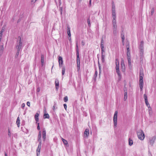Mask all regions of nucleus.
<instances>
[{
	"instance_id": "f257e3e1",
	"label": "nucleus",
	"mask_w": 156,
	"mask_h": 156,
	"mask_svg": "<svg viewBox=\"0 0 156 156\" xmlns=\"http://www.w3.org/2000/svg\"><path fill=\"white\" fill-rule=\"evenodd\" d=\"M144 74L143 71L140 70V80H139V86L140 91H142L143 87V79Z\"/></svg>"
},
{
	"instance_id": "f03ea898",
	"label": "nucleus",
	"mask_w": 156,
	"mask_h": 156,
	"mask_svg": "<svg viewBox=\"0 0 156 156\" xmlns=\"http://www.w3.org/2000/svg\"><path fill=\"white\" fill-rule=\"evenodd\" d=\"M137 135L138 138L141 140H144L145 135L144 132L142 130H139L137 132Z\"/></svg>"
},
{
	"instance_id": "7ed1b4c3",
	"label": "nucleus",
	"mask_w": 156,
	"mask_h": 156,
	"mask_svg": "<svg viewBox=\"0 0 156 156\" xmlns=\"http://www.w3.org/2000/svg\"><path fill=\"white\" fill-rule=\"evenodd\" d=\"M18 39L16 43V48H20L22 49L23 47L22 42L21 41V38L19 36L18 37Z\"/></svg>"
},
{
	"instance_id": "20e7f679",
	"label": "nucleus",
	"mask_w": 156,
	"mask_h": 156,
	"mask_svg": "<svg viewBox=\"0 0 156 156\" xmlns=\"http://www.w3.org/2000/svg\"><path fill=\"white\" fill-rule=\"evenodd\" d=\"M117 114L118 111H116L115 112L113 116V122L114 127L116 128L117 125Z\"/></svg>"
},
{
	"instance_id": "39448f33",
	"label": "nucleus",
	"mask_w": 156,
	"mask_h": 156,
	"mask_svg": "<svg viewBox=\"0 0 156 156\" xmlns=\"http://www.w3.org/2000/svg\"><path fill=\"white\" fill-rule=\"evenodd\" d=\"M113 33L114 36L117 35L118 33V31L117 29V26H114L112 27Z\"/></svg>"
},
{
	"instance_id": "423d86ee",
	"label": "nucleus",
	"mask_w": 156,
	"mask_h": 156,
	"mask_svg": "<svg viewBox=\"0 0 156 156\" xmlns=\"http://www.w3.org/2000/svg\"><path fill=\"white\" fill-rule=\"evenodd\" d=\"M139 48L141 52L143 53L144 51V42L141 41L140 42V44L139 46Z\"/></svg>"
},
{
	"instance_id": "0eeeda50",
	"label": "nucleus",
	"mask_w": 156,
	"mask_h": 156,
	"mask_svg": "<svg viewBox=\"0 0 156 156\" xmlns=\"http://www.w3.org/2000/svg\"><path fill=\"white\" fill-rule=\"evenodd\" d=\"M58 63L59 67H62L63 64V60L62 57L60 56L58 57Z\"/></svg>"
},
{
	"instance_id": "6e6552de",
	"label": "nucleus",
	"mask_w": 156,
	"mask_h": 156,
	"mask_svg": "<svg viewBox=\"0 0 156 156\" xmlns=\"http://www.w3.org/2000/svg\"><path fill=\"white\" fill-rule=\"evenodd\" d=\"M144 98L145 104L147 106L149 107V106H150V105L148 101L147 95L145 94H144Z\"/></svg>"
},
{
	"instance_id": "1a4fd4ad",
	"label": "nucleus",
	"mask_w": 156,
	"mask_h": 156,
	"mask_svg": "<svg viewBox=\"0 0 156 156\" xmlns=\"http://www.w3.org/2000/svg\"><path fill=\"white\" fill-rule=\"evenodd\" d=\"M121 69L122 71V72H124L125 69V65L124 63V60L123 59H122L121 61Z\"/></svg>"
},
{
	"instance_id": "9d476101",
	"label": "nucleus",
	"mask_w": 156,
	"mask_h": 156,
	"mask_svg": "<svg viewBox=\"0 0 156 156\" xmlns=\"http://www.w3.org/2000/svg\"><path fill=\"white\" fill-rule=\"evenodd\" d=\"M127 59L128 61L129 67L130 69H131L132 66L131 64L130 57H127Z\"/></svg>"
},
{
	"instance_id": "9b49d317",
	"label": "nucleus",
	"mask_w": 156,
	"mask_h": 156,
	"mask_svg": "<svg viewBox=\"0 0 156 156\" xmlns=\"http://www.w3.org/2000/svg\"><path fill=\"white\" fill-rule=\"evenodd\" d=\"M155 138L154 137H152V138L151 139H149V143H150V144L152 145L153 144H154V141L155 140Z\"/></svg>"
},
{
	"instance_id": "f8f14e48",
	"label": "nucleus",
	"mask_w": 156,
	"mask_h": 156,
	"mask_svg": "<svg viewBox=\"0 0 156 156\" xmlns=\"http://www.w3.org/2000/svg\"><path fill=\"white\" fill-rule=\"evenodd\" d=\"M55 85L56 89L58 90L59 88V83L58 80H56L55 81Z\"/></svg>"
},
{
	"instance_id": "ddd939ff",
	"label": "nucleus",
	"mask_w": 156,
	"mask_h": 156,
	"mask_svg": "<svg viewBox=\"0 0 156 156\" xmlns=\"http://www.w3.org/2000/svg\"><path fill=\"white\" fill-rule=\"evenodd\" d=\"M46 131L44 129L42 132V138L44 139V140L46 138Z\"/></svg>"
},
{
	"instance_id": "4468645a",
	"label": "nucleus",
	"mask_w": 156,
	"mask_h": 156,
	"mask_svg": "<svg viewBox=\"0 0 156 156\" xmlns=\"http://www.w3.org/2000/svg\"><path fill=\"white\" fill-rule=\"evenodd\" d=\"M39 114L37 113H36L35 115L34 118L37 123V122L39 121Z\"/></svg>"
},
{
	"instance_id": "2eb2a0df",
	"label": "nucleus",
	"mask_w": 156,
	"mask_h": 156,
	"mask_svg": "<svg viewBox=\"0 0 156 156\" xmlns=\"http://www.w3.org/2000/svg\"><path fill=\"white\" fill-rule=\"evenodd\" d=\"M80 64V59L79 54H76V64Z\"/></svg>"
},
{
	"instance_id": "dca6fc26",
	"label": "nucleus",
	"mask_w": 156,
	"mask_h": 156,
	"mask_svg": "<svg viewBox=\"0 0 156 156\" xmlns=\"http://www.w3.org/2000/svg\"><path fill=\"white\" fill-rule=\"evenodd\" d=\"M67 28V33L68 36L69 37H70L71 36V33H70V27L69 26H68Z\"/></svg>"
},
{
	"instance_id": "f3484780",
	"label": "nucleus",
	"mask_w": 156,
	"mask_h": 156,
	"mask_svg": "<svg viewBox=\"0 0 156 156\" xmlns=\"http://www.w3.org/2000/svg\"><path fill=\"white\" fill-rule=\"evenodd\" d=\"M116 18H113V20H112V27L114 26H117L116 25Z\"/></svg>"
},
{
	"instance_id": "a211bd4d",
	"label": "nucleus",
	"mask_w": 156,
	"mask_h": 156,
	"mask_svg": "<svg viewBox=\"0 0 156 156\" xmlns=\"http://www.w3.org/2000/svg\"><path fill=\"white\" fill-rule=\"evenodd\" d=\"M41 65L43 66L44 62V56L43 54H41Z\"/></svg>"
},
{
	"instance_id": "6ab92c4d",
	"label": "nucleus",
	"mask_w": 156,
	"mask_h": 156,
	"mask_svg": "<svg viewBox=\"0 0 156 156\" xmlns=\"http://www.w3.org/2000/svg\"><path fill=\"white\" fill-rule=\"evenodd\" d=\"M76 54H79V48H78V41H76Z\"/></svg>"
},
{
	"instance_id": "aec40b11",
	"label": "nucleus",
	"mask_w": 156,
	"mask_h": 156,
	"mask_svg": "<svg viewBox=\"0 0 156 156\" xmlns=\"http://www.w3.org/2000/svg\"><path fill=\"white\" fill-rule=\"evenodd\" d=\"M41 132L40 131L39 132L38 136L37 141H41Z\"/></svg>"
},
{
	"instance_id": "412c9836",
	"label": "nucleus",
	"mask_w": 156,
	"mask_h": 156,
	"mask_svg": "<svg viewBox=\"0 0 156 156\" xmlns=\"http://www.w3.org/2000/svg\"><path fill=\"white\" fill-rule=\"evenodd\" d=\"M84 133L86 135L87 137H88L89 135V129H86L84 132Z\"/></svg>"
},
{
	"instance_id": "4be33fe9",
	"label": "nucleus",
	"mask_w": 156,
	"mask_h": 156,
	"mask_svg": "<svg viewBox=\"0 0 156 156\" xmlns=\"http://www.w3.org/2000/svg\"><path fill=\"white\" fill-rule=\"evenodd\" d=\"M97 75H98L97 71H96L95 72L94 74V75L93 78V80H94V81H96V77L97 76Z\"/></svg>"
},
{
	"instance_id": "5701e85b",
	"label": "nucleus",
	"mask_w": 156,
	"mask_h": 156,
	"mask_svg": "<svg viewBox=\"0 0 156 156\" xmlns=\"http://www.w3.org/2000/svg\"><path fill=\"white\" fill-rule=\"evenodd\" d=\"M16 123L17 125V126L19 127L20 126V120L19 117H18L17 118L16 121Z\"/></svg>"
},
{
	"instance_id": "b1692460",
	"label": "nucleus",
	"mask_w": 156,
	"mask_h": 156,
	"mask_svg": "<svg viewBox=\"0 0 156 156\" xmlns=\"http://www.w3.org/2000/svg\"><path fill=\"white\" fill-rule=\"evenodd\" d=\"M133 140L131 139L130 138L129 139V144L130 146H131L133 145Z\"/></svg>"
},
{
	"instance_id": "393cba45",
	"label": "nucleus",
	"mask_w": 156,
	"mask_h": 156,
	"mask_svg": "<svg viewBox=\"0 0 156 156\" xmlns=\"http://www.w3.org/2000/svg\"><path fill=\"white\" fill-rule=\"evenodd\" d=\"M112 11H115V5L113 1L112 2Z\"/></svg>"
},
{
	"instance_id": "a878e982",
	"label": "nucleus",
	"mask_w": 156,
	"mask_h": 156,
	"mask_svg": "<svg viewBox=\"0 0 156 156\" xmlns=\"http://www.w3.org/2000/svg\"><path fill=\"white\" fill-rule=\"evenodd\" d=\"M44 119H49V115L48 113H44Z\"/></svg>"
},
{
	"instance_id": "bb28decb",
	"label": "nucleus",
	"mask_w": 156,
	"mask_h": 156,
	"mask_svg": "<svg viewBox=\"0 0 156 156\" xmlns=\"http://www.w3.org/2000/svg\"><path fill=\"white\" fill-rule=\"evenodd\" d=\"M112 16L113 18H116L115 11H112Z\"/></svg>"
},
{
	"instance_id": "cd10ccee",
	"label": "nucleus",
	"mask_w": 156,
	"mask_h": 156,
	"mask_svg": "<svg viewBox=\"0 0 156 156\" xmlns=\"http://www.w3.org/2000/svg\"><path fill=\"white\" fill-rule=\"evenodd\" d=\"M105 55H101V60L102 62L103 63L105 61Z\"/></svg>"
},
{
	"instance_id": "c85d7f7f",
	"label": "nucleus",
	"mask_w": 156,
	"mask_h": 156,
	"mask_svg": "<svg viewBox=\"0 0 156 156\" xmlns=\"http://www.w3.org/2000/svg\"><path fill=\"white\" fill-rule=\"evenodd\" d=\"M127 98V92H125L124 93V100L126 101Z\"/></svg>"
},
{
	"instance_id": "c756f323",
	"label": "nucleus",
	"mask_w": 156,
	"mask_h": 156,
	"mask_svg": "<svg viewBox=\"0 0 156 156\" xmlns=\"http://www.w3.org/2000/svg\"><path fill=\"white\" fill-rule=\"evenodd\" d=\"M62 140L63 141V143L65 145H67L68 144V142H67V141L66 140H65V139L62 138Z\"/></svg>"
},
{
	"instance_id": "7c9ffc66",
	"label": "nucleus",
	"mask_w": 156,
	"mask_h": 156,
	"mask_svg": "<svg viewBox=\"0 0 156 156\" xmlns=\"http://www.w3.org/2000/svg\"><path fill=\"white\" fill-rule=\"evenodd\" d=\"M62 75H63L64 74L65 71V68L64 67H63L62 68Z\"/></svg>"
},
{
	"instance_id": "2f4dec72",
	"label": "nucleus",
	"mask_w": 156,
	"mask_h": 156,
	"mask_svg": "<svg viewBox=\"0 0 156 156\" xmlns=\"http://www.w3.org/2000/svg\"><path fill=\"white\" fill-rule=\"evenodd\" d=\"M41 149V148H37V155L38 156V154H40Z\"/></svg>"
},
{
	"instance_id": "473e14b6",
	"label": "nucleus",
	"mask_w": 156,
	"mask_h": 156,
	"mask_svg": "<svg viewBox=\"0 0 156 156\" xmlns=\"http://www.w3.org/2000/svg\"><path fill=\"white\" fill-rule=\"evenodd\" d=\"M39 142V144L38 145L37 148H40L41 149V141H38Z\"/></svg>"
},
{
	"instance_id": "72a5a7b5",
	"label": "nucleus",
	"mask_w": 156,
	"mask_h": 156,
	"mask_svg": "<svg viewBox=\"0 0 156 156\" xmlns=\"http://www.w3.org/2000/svg\"><path fill=\"white\" fill-rule=\"evenodd\" d=\"M121 37H122V43H123V44H124V40H125V37H124V35H123V36Z\"/></svg>"
},
{
	"instance_id": "f704fd0d",
	"label": "nucleus",
	"mask_w": 156,
	"mask_h": 156,
	"mask_svg": "<svg viewBox=\"0 0 156 156\" xmlns=\"http://www.w3.org/2000/svg\"><path fill=\"white\" fill-rule=\"evenodd\" d=\"M87 22L88 23V26L90 27V21L89 18L87 20Z\"/></svg>"
},
{
	"instance_id": "c9c22d12",
	"label": "nucleus",
	"mask_w": 156,
	"mask_h": 156,
	"mask_svg": "<svg viewBox=\"0 0 156 156\" xmlns=\"http://www.w3.org/2000/svg\"><path fill=\"white\" fill-rule=\"evenodd\" d=\"M115 64L116 65H117V64H118V65H119V60L117 58L115 59Z\"/></svg>"
},
{
	"instance_id": "e433bc0d",
	"label": "nucleus",
	"mask_w": 156,
	"mask_h": 156,
	"mask_svg": "<svg viewBox=\"0 0 156 156\" xmlns=\"http://www.w3.org/2000/svg\"><path fill=\"white\" fill-rule=\"evenodd\" d=\"M154 8H153L151 9V15H153V13L154 12Z\"/></svg>"
},
{
	"instance_id": "4c0bfd02",
	"label": "nucleus",
	"mask_w": 156,
	"mask_h": 156,
	"mask_svg": "<svg viewBox=\"0 0 156 156\" xmlns=\"http://www.w3.org/2000/svg\"><path fill=\"white\" fill-rule=\"evenodd\" d=\"M56 103H55V102H54V105L53 107V110L54 111H55L57 108V107H56L55 106V105H56Z\"/></svg>"
},
{
	"instance_id": "58836bf2",
	"label": "nucleus",
	"mask_w": 156,
	"mask_h": 156,
	"mask_svg": "<svg viewBox=\"0 0 156 156\" xmlns=\"http://www.w3.org/2000/svg\"><path fill=\"white\" fill-rule=\"evenodd\" d=\"M116 72L117 73V74H118V76H119V77L121 76V75L119 70L116 71Z\"/></svg>"
},
{
	"instance_id": "ea45409f",
	"label": "nucleus",
	"mask_w": 156,
	"mask_h": 156,
	"mask_svg": "<svg viewBox=\"0 0 156 156\" xmlns=\"http://www.w3.org/2000/svg\"><path fill=\"white\" fill-rule=\"evenodd\" d=\"M127 57H130V52H126Z\"/></svg>"
},
{
	"instance_id": "a19ab883",
	"label": "nucleus",
	"mask_w": 156,
	"mask_h": 156,
	"mask_svg": "<svg viewBox=\"0 0 156 156\" xmlns=\"http://www.w3.org/2000/svg\"><path fill=\"white\" fill-rule=\"evenodd\" d=\"M64 100L65 102H66L68 101V97L67 96L64 97Z\"/></svg>"
},
{
	"instance_id": "79ce46f5",
	"label": "nucleus",
	"mask_w": 156,
	"mask_h": 156,
	"mask_svg": "<svg viewBox=\"0 0 156 156\" xmlns=\"http://www.w3.org/2000/svg\"><path fill=\"white\" fill-rule=\"evenodd\" d=\"M115 69L116 71L119 70V65H118V64L116 65Z\"/></svg>"
},
{
	"instance_id": "37998d69",
	"label": "nucleus",
	"mask_w": 156,
	"mask_h": 156,
	"mask_svg": "<svg viewBox=\"0 0 156 156\" xmlns=\"http://www.w3.org/2000/svg\"><path fill=\"white\" fill-rule=\"evenodd\" d=\"M77 71H79L80 69V64H77Z\"/></svg>"
},
{
	"instance_id": "c03bdc74",
	"label": "nucleus",
	"mask_w": 156,
	"mask_h": 156,
	"mask_svg": "<svg viewBox=\"0 0 156 156\" xmlns=\"http://www.w3.org/2000/svg\"><path fill=\"white\" fill-rule=\"evenodd\" d=\"M37 129L38 130H39L40 129V126H39V123H37Z\"/></svg>"
},
{
	"instance_id": "a18cd8bd",
	"label": "nucleus",
	"mask_w": 156,
	"mask_h": 156,
	"mask_svg": "<svg viewBox=\"0 0 156 156\" xmlns=\"http://www.w3.org/2000/svg\"><path fill=\"white\" fill-rule=\"evenodd\" d=\"M101 44H104V41L103 38L101 39Z\"/></svg>"
},
{
	"instance_id": "49530a36",
	"label": "nucleus",
	"mask_w": 156,
	"mask_h": 156,
	"mask_svg": "<svg viewBox=\"0 0 156 156\" xmlns=\"http://www.w3.org/2000/svg\"><path fill=\"white\" fill-rule=\"evenodd\" d=\"M130 52L129 48V47H127L126 48V52Z\"/></svg>"
},
{
	"instance_id": "de8ad7c7",
	"label": "nucleus",
	"mask_w": 156,
	"mask_h": 156,
	"mask_svg": "<svg viewBox=\"0 0 156 156\" xmlns=\"http://www.w3.org/2000/svg\"><path fill=\"white\" fill-rule=\"evenodd\" d=\"M17 49V52H18V53H20V51L21 50V49L20 48H16Z\"/></svg>"
},
{
	"instance_id": "09e8293b",
	"label": "nucleus",
	"mask_w": 156,
	"mask_h": 156,
	"mask_svg": "<svg viewBox=\"0 0 156 156\" xmlns=\"http://www.w3.org/2000/svg\"><path fill=\"white\" fill-rule=\"evenodd\" d=\"M101 49V55H104V49Z\"/></svg>"
},
{
	"instance_id": "8fccbe9b",
	"label": "nucleus",
	"mask_w": 156,
	"mask_h": 156,
	"mask_svg": "<svg viewBox=\"0 0 156 156\" xmlns=\"http://www.w3.org/2000/svg\"><path fill=\"white\" fill-rule=\"evenodd\" d=\"M65 109L66 110L67 109V106L66 104H65L63 105Z\"/></svg>"
},
{
	"instance_id": "3c124183",
	"label": "nucleus",
	"mask_w": 156,
	"mask_h": 156,
	"mask_svg": "<svg viewBox=\"0 0 156 156\" xmlns=\"http://www.w3.org/2000/svg\"><path fill=\"white\" fill-rule=\"evenodd\" d=\"M124 92H127V88L125 86L124 89Z\"/></svg>"
},
{
	"instance_id": "603ef678",
	"label": "nucleus",
	"mask_w": 156,
	"mask_h": 156,
	"mask_svg": "<svg viewBox=\"0 0 156 156\" xmlns=\"http://www.w3.org/2000/svg\"><path fill=\"white\" fill-rule=\"evenodd\" d=\"M60 11L61 15H62V7L60 8Z\"/></svg>"
},
{
	"instance_id": "864d4df0",
	"label": "nucleus",
	"mask_w": 156,
	"mask_h": 156,
	"mask_svg": "<svg viewBox=\"0 0 156 156\" xmlns=\"http://www.w3.org/2000/svg\"><path fill=\"white\" fill-rule=\"evenodd\" d=\"M100 47H101V49H104V44H101Z\"/></svg>"
},
{
	"instance_id": "5fc2aeb1",
	"label": "nucleus",
	"mask_w": 156,
	"mask_h": 156,
	"mask_svg": "<svg viewBox=\"0 0 156 156\" xmlns=\"http://www.w3.org/2000/svg\"><path fill=\"white\" fill-rule=\"evenodd\" d=\"M25 106V104L24 103H23L21 105V107L23 108H24Z\"/></svg>"
},
{
	"instance_id": "6e6d98bb",
	"label": "nucleus",
	"mask_w": 156,
	"mask_h": 156,
	"mask_svg": "<svg viewBox=\"0 0 156 156\" xmlns=\"http://www.w3.org/2000/svg\"><path fill=\"white\" fill-rule=\"evenodd\" d=\"M91 0H90L89 1V7H90L91 5Z\"/></svg>"
},
{
	"instance_id": "4d7b16f0",
	"label": "nucleus",
	"mask_w": 156,
	"mask_h": 156,
	"mask_svg": "<svg viewBox=\"0 0 156 156\" xmlns=\"http://www.w3.org/2000/svg\"><path fill=\"white\" fill-rule=\"evenodd\" d=\"M27 105L28 106H30V102L27 101Z\"/></svg>"
},
{
	"instance_id": "13d9d810",
	"label": "nucleus",
	"mask_w": 156,
	"mask_h": 156,
	"mask_svg": "<svg viewBox=\"0 0 156 156\" xmlns=\"http://www.w3.org/2000/svg\"><path fill=\"white\" fill-rule=\"evenodd\" d=\"M19 53L16 52V57L17 58L18 55H19Z\"/></svg>"
},
{
	"instance_id": "bf43d9fd",
	"label": "nucleus",
	"mask_w": 156,
	"mask_h": 156,
	"mask_svg": "<svg viewBox=\"0 0 156 156\" xmlns=\"http://www.w3.org/2000/svg\"><path fill=\"white\" fill-rule=\"evenodd\" d=\"M36 0H31V2H32L33 3H34L36 2Z\"/></svg>"
},
{
	"instance_id": "052dcab7",
	"label": "nucleus",
	"mask_w": 156,
	"mask_h": 156,
	"mask_svg": "<svg viewBox=\"0 0 156 156\" xmlns=\"http://www.w3.org/2000/svg\"><path fill=\"white\" fill-rule=\"evenodd\" d=\"M98 67H99V69L100 73V72H101V66H98Z\"/></svg>"
},
{
	"instance_id": "680f3d73",
	"label": "nucleus",
	"mask_w": 156,
	"mask_h": 156,
	"mask_svg": "<svg viewBox=\"0 0 156 156\" xmlns=\"http://www.w3.org/2000/svg\"><path fill=\"white\" fill-rule=\"evenodd\" d=\"M81 43H82V45H83V46L85 44V43L83 41H82Z\"/></svg>"
},
{
	"instance_id": "e2e57ef3",
	"label": "nucleus",
	"mask_w": 156,
	"mask_h": 156,
	"mask_svg": "<svg viewBox=\"0 0 156 156\" xmlns=\"http://www.w3.org/2000/svg\"><path fill=\"white\" fill-rule=\"evenodd\" d=\"M37 92H39L40 91V89L39 88H38L37 89Z\"/></svg>"
},
{
	"instance_id": "0e129e2a",
	"label": "nucleus",
	"mask_w": 156,
	"mask_h": 156,
	"mask_svg": "<svg viewBox=\"0 0 156 156\" xmlns=\"http://www.w3.org/2000/svg\"><path fill=\"white\" fill-rule=\"evenodd\" d=\"M11 133L10 132L8 133V135L9 136V137L11 136Z\"/></svg>"
},
{
	"instance_id": "69168bd1",
	"label": "nucleus",
	"mask_w": 156,
	"mask_h": 156,
	"mask_svg": "<svg viewBox=\"0 0 156 156\" xmlns=\"http://www.w3.org/2000/svg\"><path fill=\"white\" fill-rule=\"evenodd\" d=\"M17 136V135L16 133H15V134H13V136H14V137H15V136Z\"/></svg>"
},
{
	"instance_id": "338daca9",
	"label": "nucleus",
	"mask_w": 156,
	"mask_h": 156,
	"mask_svg": "<svg viewBox=\"0 0 156 156\" xmlns=\"http://www.w3.org/2000/svg\"><path fill=\"white\" fill-rule=\"evenodd\" d=\"M126 48H127V47H129V44L128 43L126 45Z\"/></svg>"
},
{
	"instance_id": "774afa93",
	"label": "nucleus",
	"mask_w": 156,
	"mask_h": 156,
	"mask_svg": "<svg viewBox=\"0 0 156 156\" xmlns=\"http://www.w3.org/2000/svg\"><path fill=\"white\" fill-rule=\"evenodd\" d=\"M98 66H101L100 63L99 61V59L98 60Z\"/></svg>"
}]
</instances>
